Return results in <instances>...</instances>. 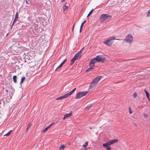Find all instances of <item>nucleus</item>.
I'll return each instance as SVG.
<instances>
[{"instance_id":"obj_1","label":"nucleus","mask_w":150,"mask_h":150,"mask_svg":"<svg viewBox=\"0 0 150 150\" xmlns=\"http://www.w3.org/2000/svg\"><path fill=\"white\" fill-rule=\"evenodd\" d=\"M118 141V140L117 139H114L110 140L109 142L103 144V146L104 147H106V148L107 150H111V148L109 146L115 143H116Z\"/></svg>"},{"instance_id":"obj_2","label":"nucleus","mask_w":150,"mask_h":150,"mask_svg":"<svg viewBox=\"0 0 150 150\" xmlns=\"http://www.w3.org/2000/svg\"><path fill=\"white\" fill-rule=\"evenodd\" d=\"M111 16L107 14H103L100 16V20L101 22H105L111 19Z\"/></svg>"},{"instance_id":"obj_3","label":"nucleus","mask_w":150,"mask_h":150,"mask_svg":"<svg viewBox=\"0 0 150 150\" xmlns=\"http://www.w3.org/2000/svg\"><path fill=\"white\" fill-rule=\"evenodd\" d=\"M115 36L111 37L103 42V43L108 46H110L113 42V40H115Z\"/></svg>"},{"instance_id":"obj_4","label":"nucleus","mask_w":150,"mask_h":150,"mask_svg":"<svg viewBox=\"0 0 150 150\" xmlns=\"http://www.w3.org/2000/svg\"><path fill=\"white\" fill-rule=\"evenodd\" d=\"M133 40V36L130 34L127 35L125 39L124 40V42H125L129 43V45H131L132 43Z\"/></svg>"},{"instance_id":"obj_5","label":"nucleus","mask_w":150,"mask_h":150,"mask_svg":"<svg viewBox=\"0 0 150 150\" xmlns=\"http://www.w3.org/2000/svg\"><path fill=\"white\" fill-rule=\"evenodd\" d=\"M88 92V91H86L79 92L77 94L76 98V99L80 98L81 97L86 96Z\"/></svg>"},{"instance_id":"obj_6","label":"nucleus","mask_w":150,"mask_h":150,"mask_svg":"<svg viewBox=\"0 0 150 150\" xmlns=\"http://www.w3.org/2000/svg\"><path fill=\"white\" fill-rule=\"evenodd\" d=\"M97 62H103L105 60L104 58L101 56L98 55L95 58Z\"/></svg>"},{"instance_id":"obj_7","label":"nucleus","mask_w":150,"mask_h":150,"mask_svg":"<svg viewBox=\"0 0 150 150\" xmlns=\"http://www.w3.org/2000/svg\"><path fill=\"white\" fill-rule=\"evenodd\" d=\"M102 77V76H97L93 79L92 81L94 83V84H97L99 81L101 79Z\"/></svg>"},{"instance_id":"obj_8","label":"nucleus","mask_w":150,"mask_h":150,"mask_svg":"<svg viewBox=\"0 0 150 150\" xmlns=\"http://www.w3.org/2000/svg\"><path fill=\"white\" fill-rule=\"evenodd\" d=\"M72 115V114L71 113L65 115L63 118V120H64L66 118L70 117Z\"/></svg>"},{"instance_id":"obj_9","label":"nucleus","mask_w":150,"mask_h":150,"mask_svg":"<svg viewBox=\"0 0 150 150\" xmlns=\"http://www.w3.org/2000/svg\"><path fill=\"white\" fill-rule=\"evenodd\" d=\"M76 89V88H75L73 89L72 91L69 92V93H67L66 94L67 97L69 96H70L71 95Z\"/></svg>"},{"instance_id":"obj_10","label":"nucleus","mask_w":150,"mask_h":150,"mask_svg":"<svg viewBox=\"0 0 150 150\" xmlns=\"http://www.w3.org/2000/svg\"><path fill=\"white\" fill-rule=\"evenodd\" d=\"M76 89V88H75L73 89L72 91L69 92V93H67L66 94L67 97L69 96H70L71 95Z\"/></svg>"},{"instance_id":"obj_11","label":"nucleus","mask_w":150,"mask_h":150,"mask_svg":"<svg viewBox=\"0 0 150 150\" xmlns=\"http://www.w3.org/2000/svg\"><path fill=\"white\" fill-rule=\"evenodd\" d=\"M144 91L146 93V97L148 99V100L149 101H150V99L149 98V93L146 90V89H145L144 90Z\"/></svg>"},{"instance_id":"obj_12","label":"nucleus","mask_w":150,"mask_h":150,"mask_svg":"<svg viewBox=\"0 0 150 150\" xmlns=\"http://www.w3.org/2000/svg\"><path fill=\"white\" fill-rule=\"evenodd\" d=\"M94 83L92 81V82L91 83L89 87V89L93 88L95 86L96 84H94Z\"/></svg>"},{"instance_id":"obj_13","label":"nucleus","mask_w":150,"mask_h":150,"mask_svg":"<svg viewBox=\"0 0 150 150\" xmlns=\"http://www.w3.org/2000/svg\"><path fill=\"white\" fill-rule=\"evenodd\" d=\"M67 98V97L66 94H65L63 96H60L59 97L57 98L56 99L57 100H60V99H62L63 98Z\"/></svg>"},{"instance_id":"obj_14","label":"nucleus","mask_w":150,"mask_h":150,"mask_svg":"<svg viewBox=\"0 0 150 150\" xmlns=\"http://www.w3.org/2000/svg\"><path fill=\"white\" fill-rule=\"evenodd\" d=\"M81 51H79L78 53L76 54L74 56V57L77 59L78 57L81 55Z\"/></svg>"},{"instance_id":"obj_15","label":"nucleus","mask_w":150,"mask_h":150,"mask_svg":"<svg viewBox=\"0 0 150 150\" xmlns=\"http://www.w3.org/2000/svg\"><path fill=\"white\" fill-rule=\"evenodd\" d=\"M52 126V125H50L48 126V127H47L46 128H45L44 129H43L42 131V133H44L46 132L47 130L48 129Z\"/></svg>"},{"instance_id":"obj_16","label":"nucleus","mask_w":150,"mask_h":150,"mask_svg":"<svg viewBox=\"0 0 150 150\" xmlns=\"http://www.w3.org/2000/svg\"><path fill=\"white\" fill-rule=\"evenodd\" d=\"M65 147V146L64 144L61 145L59 147V150H64Z\"/></svg>"},{"instance_id":"obj_17","label":"nucleus","mask_w":150,"mask_h":150,"mask_svg":"<svg viewBox=\"0 0 150 150\" xmlns=\"http://www.w3.org/2000/svg\"><path fill=\"white\" fill-rule=\"evenodd\" d=\"M76 59L75 58V57H74L71 60V63L70 64V65H72L74 63Z\"/></svg>"},{"instance_id":"obj_18","label":"nucleus","mask_w":150,"mask_h":150,"mask_svg":"<svg viewBox=\"0 0 150 150\" xmlns=\"http://www.w3.org/2000/svg\"><path fill=\"white\" fill-rule=\"evenodd\" d=\"M97 62L96 59H95V58H94L93 59H92L91 61L90 62L91 63H92V64H94Z\"/></svg>"},{"instance_id":"obj_19","label":"nucleus","mask_w":150,"mask_h":150,"mask_svg":"<svg viewBox=\"0 0 150 150\" xmlns=\"http://www.w3.org/2000/svg\"><path fill=\"white\" fill-rule=\"evenodd\" d=\"M16 78L17 76L16 75H14L13 76V81L15 83H16L17 82Z\"/></svg>"},{"instance_id":"obj_20","label":"nucleus","mask_w":150,"mask_h":150,"mask_svg":"<svg viewBox=\"0 0 150 150\" xmlns=\"http://www.w3.org/2000/svg\"><path fill=\"white\" fill-rule=\"evenodd\" d=\"M68 8V6H66L65 5H64L63 6V10L64 11L65 10L67 9Z\"/></svg>"},{"instance_id":"obj_21","label":"nucleus","mask_w":150,"mask_h":150,"mask_svg":"<svg viewBox=\"0 0 150 150\" xmlns=\"http://www.w3.org/2000/svg\"><path fill=\"white\" fill-rule=\"evenodd\" d=\"M146 16L147 17L150 16V9L146 13Z\"/></svg>"},{"instance_id":"obj_22","label":"nucleus","mask_w":150,"mask_h":150,"mask_svg":"<svg viewBox=\"0 0 150 150\" xmlns=\"http://www.w3.org/2000/svg\"><path fill=\"white\" fill-rule=\"evenodd\" d=\"M12 130H10L6 134H5L4 136H8L10 134L11 132L12 131Z\"/></svg>"},{"instance_id":"obj_23","label":"nucleus","mask_w":150,"mask_h":150,"mask_svg":"<svg viewBox=\"0 0 150 150\" xmlns=\"http://www.w3.org/2000/svg\"><path fill=\"white\" fill-rule=\"evenodd\" d=\"M90 67L94 69V64L91 63L90 62Z\"/></svg>"},{"instance_id":"obj_24","label":"nucleus","mask_w":150,"mask_h":150,"mask_svg":"<svg viewBox=\"0 0 150 150\" xmlns=\"http://www.w3.org/2000/svg\"><path fill=\"white\" fill-rule=\"evenodd\" d=\"M30 123L28 125L27 128H26V132H28V129L30 128Z\"/></svg>"},{"instance_id":"obj_25","label":"nucleus","mask_w":150,"mask_h":150,"mask_svg":"<svg viewBox=\"0 0 150 150\" xmlns=\"http://www.w3.org/2000/svg\"><path fill=\"white\" fill-rule=\"evenodd\" d=\"M93 69V68L90 67L89 68H88L86 70V71H87V72Z\"/></svg>"},{"instance_id":"obj_26","label":"nucleus","mask_w":150,"mask_h":150,"mask_svg":"<svg viewBox=\"0 0 150 150\" xmlns=\"http://www.w3.org/2000/svg\"><path fill=\"white\" fill-rule=\"evenodd\" d=\"M93 9L90 11V12L89 13H88V15H87V17H88L91 14V13H92V12H93Z\"/></svg>"},{"instance_id":"obj_27","label":"nucleus","mask_w":150,"mask_h":150,"mask_svg":"<svg viewBox=\"0 0 150 150\" xmlns=\"http://www.w3.org/2000/svg\"><path fill=\"white\" fill-rule=\"evenodd\" d=\"M25 76H23L21 78V83H22L23 81L25 79Z\"/></svg>"},{"instance_id":"obj_28","label":"nucleus","mask_w":150,"mask_h":150,"mask_svg":"<svg viewBox=\"0 0 150 150\" xmlns=\"http://www.w3.org/2000/svg\"><path fill=\"white\" fill-rule=\"evenodd\" d=\"M18 12H17V13H16L15 18L16 19H18Z\"/></svg>"},{"instance_id":"obj_29","label":"nucleus","mask_w":150,"mask_h":150,"mask_svg":"<svg viewBox=\"0 0 150 150\" xmlns=\"http://www.w3.org/2000/svg\"><path fill=\"white\" fill-rule=\"evenodd\" d=\"M17 19H16V18H15L13 20V23L12 24V25L11 27H12V26H13V24H14V23H15L16 22V21H17Z\"/></svg>"},{"instance_id":"obj_30","label":"nucleus","mask_w":150,"mask_h":150,"mask_svg":"<svg viewBox=\"0 0 150 150\" xmlns=\"http://www.w3.org/2000/svg\"><path fill=\"white\" fill-rule=\"evenodd\" d=\"M86 22V21H84L81 24V26H80V28H82V27L83 26V25Z\"/></svg>"},{"instance_id":"obj_31","label":"nucleus","mask_w":150,"mask_h":150,"mask_svg":"<svg viewBox=\"0 0 150 150\" xmlns=\"http://www.w3.org/2000/svg\"><path fill=\"white\" fill-rule=\"evenodd\" d=\"M88 142H86L85 144L83 145V146H87V145H88Z\"/></svg>"},{"instance_id":"obj_32","label":"nucleus","mask_w":150,"mask_h":150,"mask_svg":"<svg viewBox=\"0 0 150 150\" xmlns=\"http://www.w3.org/2000/svg\"><path fill=\"white\" fill-rule=\"evenodd\" d=\"M133 96L134 97V98H136L137 96V94L136 93H134L133 94Z\"/></svg>"},{"instance_id":"obj_33","label":"nucleus","mask_w":150,"mask_h":150,"mask_svg":"<svg viewBox=\"0 0 150 150\" xmlns=\"http://www.w3.org/2000/svg\"><path fill=\"white\" fill-rule=\"evenodd\" d=\"M62 67V66H61V65H60L59 66H58V67L57 68V69H56V70H57V69H59L60 68V67Z\"/></svg>"},{"instance_id":"obj_34","label":"nucleus","mask_w":150,"mask_h":150,"mask_svg":"<svg viewBox=\"0 0 150 150\" xmlns=\"http://www.w3.org/2000/svg\"><path fill=\"white\" fill-rule=\"evenodd\" d=\"M129 113L130 114H131L132 113V112L131 111V109L130 107H129Z\"/></svg>"},{"instance_id":"obj_35","label":"nucleus","mask_w":150,"mask_h":150,"mask_svg":"<svg viewBox=\"0 0 150 150\" xmlns=\"http://www.w3.org/2000/svg\"><path fill=\"white\" fill-rule=\"evenodd\" d=\"M91 106V105H88L86 107V108H89ZM87 109V108H86Z\"/></svg>"},{"instance_id":"obj_36","label":"nucleus","mask_w":150,"mask_h":150,"mask_svg":"<svg viewBox=\"0 0 150 150\" xmlns=\"http://www.w3.org/2000/svg\"><path fill=\"white\" fill-rule=\"evenodd\" d=\"M144 117H148V115L146 114H144Z\"/></svg>"},{"instance_id":"obj_37","label":"nucleus","mask_w":150,"mask_h":150,"mask_svg":"<svg viewBox=\"0 0 150 150\" xmlns=\"http://www.w3.org/2000/svg\"><path fill=\"white\" fill-rule=\"evenodd\" d=\"M74 24L73 25V26H72V31H73L74 30Z\"/></svg>"},{"instance_id":"obj_38","label":"nucleus","mask_w":150,"mask_h":150,"mask_svg":"<svg viewBox=\"0 0 150 150\" xmlns=\"http://www.w3.org/2000/svg\"><path fill=\"white\" fill-rule=\"evenodd\" d=\"M66 59H65L64 61H63V62L64 63L66 62Z\"/></svg>"},{"instance_id":"obj_39","label":"nucleus","mask_w":150,"mask_h":150,"mask_svg":"<svg viewBox=\"0 0 150 150\" xmlns=\"http://www.w3.org/2000/svg\"><path fill=\"white\" fill-rule=\"evenodd\" d=\"M66 59H65L64 61H63V62L64 63L66 62Z\"/></svg>"},{"instance_id":"obj_40","label":"nucleus","mask_w":150,"mask_h":150,"mask_svg":"<svg viewBox=\"0 0 150 150\" xmlns=\"http://www.w3.org/2000/svg\"><path fill=\"white\" fill-rule=\"evenodd\" d=\"M82 28H80V32L81 33V30Z\"/></svg>"},{"instance_id":"obj_41","label":"nucleus","mask_w":150,"mask_h":150,"mask_svg":"<svg viewBox=\"0 0 150 150\" xmlns=\"http://www.w3.org/2000/svg\"><path fill=\"white\" fill-rule=\"evenodd\" d=\"M64 63L63 62L60 64L61 66H62L64 64Z\"/></svg>"},{"instance_id":"obj_42","label":"nucleus","mask_w":150,"mask_h":150,"mask_svg":"<svg viewBox=\"0 0 150 150\" xmlns=\"http://www.w3.org/2000/svg\"><path fill=\"white\" fill-rule=\"evenodd\" d=\"M64 63L63 62L60 64L61 66H62L64 64Z\"/></svg>"},{"instance_id":"obj_43","label":"nucleus","mask_w":150,"mask_h":150,"mask_svg":"<svg viewBox=\"0 0 150 150\" xmlns=\"http://www.w3.org/2000/svg\"><path fill=\"white\" fill-rule=\"evenodd\" d=\"M64 63L63 62L60 64L61 66H62L64 64Z\"/></svg>"},{"instance_id":"obj_44","label":"nucleus","mask_w":150,"mask_h":150,"mask_svg":"<svg viewBox=\"0 0 150 150\" xmlns=\"http://www.w3.org/2000/svg\"><path fill=\"white\" fill-rule=\"evenodd\" d=\"M84 47H83V48H82V49L80 51H81V52H82V50L84 49Z\"/></svg>"},{"instance_id":"obj_45","label":"nucleus","mask_w":150,"mask_h":150,"mask_svg":"<svg viewBox=\"0 0 150 150\" xmlns=\"http://www.w3.org/2000/svg\"><path fill=\"white\" fill-rule=\"evenodd\" d=\"M66 0H61V2H64V1H65Z\"/></svg>"},{"instance_id":"obj_46","label":"nucleus","mask_w":150,"mask_h":150,"mask_svg":"<svg viewBox=\"0 0 150 150\" xmlns=\"http://www.w3.org/2000/svg\"><path fill=\"white\" fill-rule=\"evenodd\" d=\"M25 2H26V3L27 4H28V1H25Z\"/></svg>"},{"instance_id":"obj_47","label":"nucleus","mask_w":150,"mask_h":150,"mask_svg":"<svg viewBox=\"0 0 150 150\" xmlns=\"http://www.w3.org/2000/svg\"><path fill=\"white\" fill-rule=\"evenodd\" d=\"M5 91H6V92H8V90H6Z\"/></svg>"},{"instance_id":"obj_48","label":"nucleus","mask_w":150,"mask_h":150,"mask_svg":"<svg viewBox=\"0 0 150 150\" xmlns=\"http://www.w3.org/2000/svg\"><path fill=\"white\" fill-rule=\"evenodd\" d=\"M53 123H52V124H51V125H52V124H53Z\"/></svg>"}]
</instances>
